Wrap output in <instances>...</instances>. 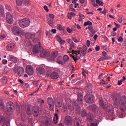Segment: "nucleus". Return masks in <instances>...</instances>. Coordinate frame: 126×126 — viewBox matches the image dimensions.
I'll return each instance as SVG.
<instances>
[{
    "instance_id": "1",
    "label": "nucleus",
    "mask_w": 126,
    "mask_h": 126,
    "mask_svg": "<svg viewBox=\"0 0 126 126\" xmlns=\"http://www.w3.org/2000/svg\"><path fill=\"white\" fill-rule=\"evenodd\" d=\"M113 101L115 105H116L117 107L120 105H126V95H123L121 97V95L119 94H116L113 96Z\"/></svg>"
},
{
    "instance_id": "2",
    "label": "nucleus",
    "mask_w": 126,
    "mask_h": 126,
    "mask_svg": "<svg viewBox=\"0 0 126 126\" xmlns=\"http://www.w3.org/2000/svg\"><path fill=\"white\" fill-rule=\"evenodd\" d=\"M78 100L74 101V105L75 107L79 108V105H83V95L81 93H78L77 94Z\"/></svg>"
},
{
    "instance_id": "3",
    "label": "nucleus",
    "mask_w": 126,
    "mask_h": 126,
    "mask_svg": "<svg viewBox=\"0 0 126 126\" xmlns=\"http://www.w3.org/2000/svg\"><path fill=\"white\" fill-rule=\"evenodd\" d=\"M19 26L22 28H26L30 25V20L27 18H24L20 20Z\"/></svg>"
},
{
    "instance_id": "4",
    "label": "nucleus",
    "mask_w": 126,
    "mask_h": 126,
    "mask_svg": "<svg viewBox=\"0 0 126 126\" xmlns=\"http://www.w3.org/2000/svg\"><path fill=\"white\" fill-rule=\"evenodd\" d=\"M6 107L7 112H12L13 110H15V104L11 101H8L6 103Z\"/></svg>"
},
{
    "instance_id": "5",
    "label": "nucleus",
    "mask_w": 126,
    "mask_h": 126,
    "mask_svg": "<svg viewBox=\"0 0 126 126\" xmlns=\"http://www.w3.org/2000/svg\"><path fill=\"white\" fill-rule=\"evenodd\" d=\"M93 96V94H87V95H86L84 97L86 103H88V104H93V102H94Z\"/></svg>"
},
{
    "instance_id": "6",
    "label": "nucleus",
    "mask_w": 126,
    "mask_h": 126,
    "mask_svg": "<svg viewBox=\"0 0 126 126\" xmlns=\"http://www.w3.org/2000/svg\"><path fill=\"white\" fill-rule=\"evenodd\" d=\"M106 113L109 117H112L114 115V108L112 105H109L106 107Z\"/></svg>"
},
{
    "instance_id": "7",
    "label": "nucleus",
    "mask_w": 126,
    "mask_h": 126,
    "mask_svg": "<svg viewBox=\"0 0 126 126\" xmlns=\"http://www.w3.org/2000/svg\"><path fill=\"white\" fill-rule=\"evenodd\" d=\"M13 32L17 33L18 35H24V31L21 30V28L19 27H14L13 28Z\"/></svg>"
},
{
    "instance_id": "8",
    "label": "nucleus",
    "mask_w": 126,
    "mask_h": 126,
    "mask_svg": "<svg viewBox=\"0 0 126 126\" xmlns=\"http://www.w3.org/2000/svg\"><path fill=\"white\" fill-rule=\"evenodd\" d=\"M88 108L89 110L93 112V113H96V112H97V114H99V115L101 114V112L99 111V107L96 106V105H91Z\"/></svg>"
},
{
    "instance_id": "9",
    "label": "nucleus",
    "mask_w": 126,
    "mask_h": 126,
    "mask_svg": "<svg viewBox=\"0 0 126 126\" xmlns=\"http://www.w3.org/2000/svg\"><path fill=\"white\" fill-rule=\"evenodd\" d=\"M47 103L49 106V109L50 111H53L55 109V106L54 105V100L51 97H48L47 98Z\"/></svg>"
},
{
    "instance_id": "10",
    "label": "nucleus",
    "mask_w": 126,
    "mask_h": 126,
    "mask_svg": "<svg viewBox=\"0 0 126 126\" xmlns=\"http://www.w3.org/2000/svg\"><path fill=\"white\" fill-rule=\"evenodd\" d=\"M64 123L66 126H71L72 125V118L70 116H66L64 119Z\"/></svg>"
},
{
    "instance_id": "11",
    "label": "nucleus",
    "mask_w": 126,
    "mask_h": 126,
    "mask_svg": "<svg viewBox=\"0 0 126 126\" xmlns=\"http://www.w3.org/2000/svg\"><path fill=\"white\" fill-rule=\"evenodd\" d=\"M6 19L7 23H9V24H11L12 23L13 19L10 13L7 12L6 13Z\"/></svg>"
},
{
    "instance_id": "12",
    "label": "nucleus",
    "mask_w": 126,
    "mask_h": 126,
    "mask_svg": "<svg viewBox=\"0 0 126 126\" xmlns=\"http://www.w3.org/2000/svg\"><path fill=\"white\" fill-rule=\"evenodd\" d=\"M42 48L41 46H34L33 47L32 51L34 54H39L42 51Z\"/></svg>"
},
{
    "instance_id": "13",
    "label": "nucleus",
    "mask_w": 126,
    "mask_h": 126,
    "mask_svg": "<svg viewBox=\"0 0 126 126\" xmlns=\"http://www.w3.org/2000/svg\"><path fill=\"white\" fill-rule=\"evenodd\" d=\"M26 72L29 74V75H33L34 73V70L33 69V67L31 65H28L27 66Z\"/></svg>"
},
{
    "instance_id": "14",
    "label": "nucleus",
    "mask_w": 126,
    "mask_h": 126,
    "mask_svg": "<svg viewBox=\"0 0 126 126\" xmlns=\"http://www.w3.org/2000/svg\"><path fill=\"white\" fill-rule=\"evenodd\" d=\"M40 114L39 108L37 107H33L32 108V115L35 118H38Z\"/></svg>"
},
{
    "instance_id": "15",
    "label": "nucleus",
    "mask_w": 126,
    "mask_h": 126,
    "mask_svg": "<svg viewBox=\"0 0 126 126\" xmlns=\"http://www.w3.org/2000/svg\"><path fill=\"white\" fill-rule=\"evenodd\" d=\"M50 55V52H48L46 50H44L42 49L40 51V57L41 58H46L47 57V59L48 58V56Z\"/></svg>"
},
{
    "instance_id": "16",
    "label": "nucleus",
    "mask_w": 126,
    "mask_h": 126,
    "mask_svg": "<svg viewBox=\"0 0 126 126\" xmlns=\"http://www.w3.org/2000/svg\"><path fill=\"white\" fill-rule=\"evenodd\" d=\"M36 73L38 75L44 74L45 73V69L43 67H37L36 69Z\"/></svg>"
},
{
    "instance_id": "17",
    "label": "nucleus",
    "mask_w": 126,
    "mask_h": 126,
    "mask_svg": "<svg viewBox=\"0 0 126 126\" xmlns=\"http://www.w3.org/2000/svg\"><path fill=\"white\" fill-rule=\"evenodd\" d=\"M50 77L52 79H58L59 77V73L57 72H53L51 73Z\"/></svg>"
},
{
    "instance_id": "18",
    "label": "nucleus",
    "mask_w": 126,
    "mask_h": 126,
    "mask_svg": "<svg viewBox=\"0 0 126 126\" xmlns=\"http://www.w3.org/2000/svg\"><path fill=\"white\" fill-rule=\"evenodd\" d=\"M74 124L75 126H81V121L79 118L76 117L74 119Z\"/></svg>"
},
{
    "instance_id": "19",
    "label": "nucleus",
    "mask_w": 126,
    "mask_h": 126,
    "mask_svg": "<svg viewBox=\"0 0 126 126\" xmlns=\"http://www.w3.org/2000/svg\"><path fill=\"white\" fill-rule=\"evenodd\" d=\"M8 59L11 62H13L14 63H17V58L13 55H9L8 57Z\"/></svg>"
},
{
    "instance_id": "20",
    "label": "nucleus",
    "mask_w": 126,
    "mask_h": 126,
    "mask_svg": "<svg viewBox=\"0 0 126 126\" xmlns=\"http://www.w3.org/2000/svg\"><path fill=\"white\" fill-rule=\"evenodd\" d=\"M36 36L35 33H29L27 32L25 34V37L26 39H32Z\"/></svg>"
},
{
    "instance_id": "21",
    "label": "nucleus",
    "mask_w": 126,
    "mask_h": 126,
    "mask_svg": "<svg viewBox=\"0 0 126 126\" xmlns=\"http://www.w3.org/2000/svg\"><path fill=\"white\" fill-rule=\"evenodd\" d=\"M42 123L46 126H49V125H51V123H50V118L48 117H45L42 121Z\"/></svg>"
},
{
    "instance_id": "22",
    "label": "nucleus",
    "mask_w": 126,
    "mask_h": 126,
    "mask_svg": "<svg viewBox=\"0 0 126 126\" xmlns=\"http://www.w3.org/2000/svg\"><path fill=\"white\" fill-rule=\"evenodd\" d=\"M73 103H74V101H73ZM74 108H75L76 110H79V108L77 107V106H75V105H74V103L73 104V106H71V105H70V104L68 105V109L70 111H73L74 110Z\"/></svg>"
},
{
    "instance_id": "23",
    "label": "nucleus",
    "mask_w": 126,
    "mask_h": 126,
    "mask_svg": "<svg viewBox=\"0 0 126 126\" xmlns=\"http://www.w3.org/2000/svg\"><path fill=\"white\" fill-rule=\"evenodd\" d=\"M54 103L55 107L57 108H61L63 106V102L59 100H55Z\"/></svg>"
},
{
    "instance_id": "24",
    "label": "nucleus",
    "mask_w": 126,
    "mask_h": 126,
    "mask_svg": "<svg viewBox=\"0 0 126 126\" xmlns=\"http://www.w3.org/2000/svg\"><path fill=\"white\" fill-rule=\"evenodd\" d=\"M6 47L8 51H11V50H13L15 47V44L14 43H10L8 44Z\"/></svg>"
},
{
    "instance_id": "25",
    "label": "nucleus",
    "mask_w": 126,
    "mask_h": 126,
    "mask_svg": "<svg viewBox=\"0 0 126 126\" xmlns=\"http://www.w3.org/2000/svg\"><path fill=\"white\" fill-rule=\"evenodd\" d=\"M26 112L27 115H28V116H31L32 113V108H31V107L30 106L28 107L26 109Z\"/></svg>"
},
{
    "instance_id": "26",
    "label": "nucleus",
    "mask_w": 126,
    "mask_h": 126,
    "mask_svg": "<svg viewBox=\"0 0 126 126\" xmlns=\"http://www.w3.org/2000/svg\"><path fill=\"white\" fill-rule=\"evenodd\" d=\"M63 63H64V64H65V63H68V61H69V57L67 55H64L63 57Z\"/></svg>"
},
{
    "instance_id": "27",
    "label": "nucleus",
    "mask_w": 126,
    "mask_h": 126,
    "mask_svg": "<svg viewBox=\"0 0 126 126\" xmlns=\"http://www.w3.org/2000/svg\"><path fill=\"white\" fill-rule=\"evenodd\" d=\"M93 118H94V115L92 113H89L87 117V120L89 122H90V121L93 120Z\"/></svg>"
},
{
    "instance_id": "28",
    "label": "nucleus",
    "mask_w": 126,
    "mask_h": 126,
    "mask_svg": "<svg viewBox=\"0 0 126 126\" xmlns=\"http://www.w3.org/2000/svg\"><path fill=\"white\" fill-rule=\"evenodd\" d=\"M99 100V103L101 107H102V109L106 110V105L104 104V101L102 99V98L100 97Z\"/></svg>"
},
{
    "instance_id": "29",
    "label": "nucleus",
    "mask_w": 126,
    "mask_h": 126,
    "mask_svg": "<svg viewBox=\"0 0 126 126\" xmlns=\"http://www.w3.org/2000/svg\"><path fill=\"white\" fill-rule=\"evenodd\" d=\"M3 123V124H7L8 123V120H5V118L3 117V116H0V123Z\"/></svg>"
},
{
    "instance_id": "30",
    "label": "nucleus",
    "mask_w": 126,
    "mask_h": 126,
    "mask_svg": "<svg viewBox=\"0 0 126 126\" xmlns=\"http://www.w3.org/2000/svg\"><path fill=\"white\" fill-rule=\"evenodd\" d=\"M57 63H59V64H64V63H63V61H62V56H59L57 60Z\"/></svg>"
},
{
    "instance_id": "31",
    "label": "nucleus",
    "mask_w": 126,
    "mask_h": 126,
    "mask_svg": "<svg viewBox=\"0 0 126 126\" xmlns=\"http://www.w3.org/2000/svg\"><path fill=\"white\" fill-rule=\"evenodd\" d=\"M120 109L121 112H126V105L120 104Z\"/></svg>"
},
{
    "instance_id": "32",
    "label": "nucleus",
    "mask_w": 126,
    "mask_h": 126,
    "mask_svg": "<svg viewBox=\"0 0 126 126\" xmlns=\"http://www.w3.org/2000/svg\"><path fill=\"white\" fill-rule=\"evenodd\" d=\"M47 23L50 25V26L53 27V26H54V20L51 19V18H48L47 19Z\"/></svg>"
},
{
    "instance_id": "33",
    "label": "nucleus",
    "mask_w": 126,
    "mask_h": 126,
    "mask_svg": "<svg viewBox=\"0 0 126 126\" xmlns=\"http://www.w3.org/2000/svg\"><path fill=\"white\" fill-rule=\"evenodd\" d=\"M58 120H59V116H58V114L56 113L53 119L54 124H58Z\"/></svg>"
},
{
    "instance_id": "34",
    "label": "nucleus",
    "mask_w": 126,
    "mask_h": 126,
    "mask_svg": "<svg viewBox=\"0 0 126 126\" xmlns=\"http://www.w3.org/2000/svg\"><path fill=\"white\" fill-rule=\"evenodd\" d=\"M25 45L26 46H27V48H29L28 49L32 48V44H31V42L30 41H26L25 43Z\"/></svg>"
},
{
    "instance_id": "35",
    "label": "nucleus",
    "mask_w": 126,
    "mask_h": 126,
    "mask_svg": "<svg viewBox=\"0 0 126 126\" xmlns=\"http://www.w3.org/2000/svg\"><path fill=\"white\" fill-rule=\"evenodd\" d=\"M75 13H73V12H70V13H68V15H67V17L68 18V19H72V17H73V16H75Z\"/></svg>"
},
{
    "instance_id": "36",
    "label": "nucleus",
    "mask_w": 126,
    "mask_h": 126,
    "mask_svg": "<svg viewBox=\"0 0 126 126\" xmlns=\"http://www.w3.org/2000/svg\"><path fill=\"white\" fill-rule=\"evenodd\" d=\"M81 117H86L87 116V112L85 109H82L81 112Z\"/></svg>"
},
{
    "instance_id": "37",
    "label": "nucleus",
    "mask_w": 126,
    "mask_h": 126,
    "mask_svg": "<svg viewBox=\"0 0 126 126\" xmlns=\"http://www.w3.org/2000/svg\"><path fill=\"white\" fill-rule=\"evenodd\" d=\"M2 82L4 85L7 83V78L6 77H3L1 78Z\"/></svg>"
},
{
    "instance_id": "38",
    "label": "nucleus",
    "mask_w": 126,
    "mask_h": 126,
    "mask_svg": "<svg viewBox=\"0 0 126 126\" xmlns=\"http://www.w3.org/2000/svg\"><path fill=\"white\" fill-rule=\"evenodd\" d=\"M88 29L92 33V34H95V31L93 29V26H91L88 27Z\"/></svg>"
},
{
    "instance_id": "39",
    "label": "nucleus",
    "mask_w": 126,
    "mask_h": 126,
    "mask_svg": "<svg viewBox=\"0 0 126 126\" xmlns=\"http://www.w3.org/2000/svg\"><path fill=\"white\" fill-rule=\"evenodd\" d=\"M30 3H31L30 0H26L24 2V4L26 5V6H29V5H30Z\"/></svg>"
},
{
    "instance_id": "40",
    "label": "nucleus",
    "mask_w": 126,
    "mask_h": 126,
    "mask_svg": "<svg viewBox=\"0 0 126 126\" xmlns=\"http://www.w3.org/2000/svg\"><path fill=\"white\" fill-rule=\"evenodd\" d=\"M96 2L97 4H99V5H101V6H103V5H104V2L102 0H96Z\"/></svg>"
},
{
    "instance_id": "41",
    "label": "nucleus",
    "mask_w": 126,
    "mask_h": 126,
    "mask_svg": "<svg viewBox=\"0 0 126 126\" xmlns=\"http://www.w3.org/2000/svg\"><path fill=\"white\" fill-rule=\"evenodd\" d=\"M87 25L91 26V25H92V23L90 21H87V22H84V26L86 27L87 26Z\"/></svg>"
},
{
    "instance_id": "42",
    "label": "nucleus",
    "mask_w": 126,
    "mask_h": 126,
    "mask_svg": "<svg viewBox=\"0 0 126 126\" xmlns=\"http://www.w3.org/2000/svg\"><path fill=\"white\" fill-rule=\"evenodd\" d=\"M87 94H89V95H92V87H90L89 89L87 90Z\"/></svg>"
},
{
    "instance_id": "43",
    "label": "nucleus",
    "mask_w": 126,
    "mask_h": 126,
    "mask_svg": "<svg viewBox=\"0 0 126 126\" xmlns=\"http://www.w3.org/2000/svg\"><path fill=\"white\" fill-rule=\"evenodd\" d=\"M47 60H49V61H54V60H55V58L53 56H52V54L51 55H50L49 54L47 56Z\"/></svg>"
},
{
    "instance_id": "44",
    "label": "nucleus",
    "mask_w": 126,
    "mask_h": 126,
    "mask_svg": "<svg viewBox=\"0 0 126 126\" xmlns=\"http://www.w3.org/2000/svg\"><path fill=\"white\" fill-rule=\"evenodd\" d=\"M52 56H53L54 57V59H56V58H57V57H58V55H59V53L58 52H53L51 54Z\"/></svg>"
},
{
    "instance_id": "45",
    "label": "nucleus",
    "mask_w": 126,
    "mask_h": 126,
    "mask_svg": "<svg viewBox=\"0 0 126 126\" xmlns=\"http://www.w3.org/2000/svg\"><path fill=\"white\" fill-rule=\"evenodd\" d=\"M123 18H124V16L121 15L119 16L118 19V21L119 23H122V22H123Z\"/></svg>"
},
{
    "instance_id": "46",
    "label": "nucleus",
    "mask_w": 126,
    "mask_h": 126,
    "mask_svg": "<svg viewBox=\"0 0 126 126\" xmlns=\"http://www.w3.org/2000/svg\"><path fill=\"white\" fill-rule=\"evenodd\" d=\"M24 0H16V3L18 5H21Z\"/></svg>"
},
{
    "instance_id": "47",
    "label": "nucleus",
    "mask_w": 126,
    "mask_h": 126,
    "mask_svg": "<svg viewBox=\"0 0 126 126\" xmlns=\"http://www.w3.org/2000/svg\"><path fill=\"white\" fill-rule=\"evenodd\" d=\"M74 42H72V43L70 44V46L71 47V48H70V50H74V49H75V47H74Z\"/></svg>"
},
{
    "instance_id": "48",
    "label": "nucleus",
    "mask_w": 126,
    "mask_h": 126,
    "mask_svg": "<svg viewBox=\"0 0 126 126\" xmlns=\"http://www.w3.org/2000/svg\"><path fill=\"white\" fill-rule=\"evenodd\" d=\"M80 80V78H76V79L72 80L71 81V83H72V84H74V83H76V82L77 81Z\"/></svg>"
},
{
    "instance_id": "49",
    "label": "nucleus",
    "mask_w": 126,
    "mask_h": 126,
    "mask_svg": "<svg viewBox=\"0 0 126 126\" xmlns=\"http://www.w3.org/2000/svg\"><path fill=\"white\" fill-rule=\"evenodd\" d=\"M72 58L74 60V61H75V62H76V61L78 60V56H77V55L72 56Z\"/></svg>"
},
{
    "instance_id": "50",
    "label": "nucleus",
    "mask_w": 126,
    "mask_h": 126,
    "mask_svg": "<svg viewBox=\"0 0 126 126\" xmlns=\"http://www.w3.org/2000/svg\"><path fill=\"white\" fill-rule=\"evenodd\" d=\"M22 72L23 73L24 72V69L22 67H19L18 69V72Z\"/></svg>"
},
{
    "instance_id": "51",
    "label": "nucleus",
    "mask_w": 126,
    "mask_h": 126,
    "mask_svg": "<svg viewBox=\"0 0 126 126\" xmlns=\"http://www.w3.org/2000/svg\"><path fill=\"white\" fill-rule=\"evenodd\" d=\"M32 41L33 42V43H39V44H40V43L39 42V38L38 37H36L35 38H34L32 40Z\"/></svg>"
},
{
    "instance_id": "52",
    "label": "nucleus",
    "mask_w": 126,
    "mask_h": 126,
    "mask_svg": "<svg viewBox=\"0 0 126 126\" xmlns=\"http://www.w3.org/2000/svg\"><path fill=\"white\" fill-rule=\"evenodd\" d=\"M5 8L8 11H11V7H10V6H9L8 4H6L5 5Z\"/></svg>"
},
{
    "instance_id": "53",
    "label": "nucleus",
    "mask_w": 126,
    "mask_h": 126,
    "mask_svg": "<svg viewBox=\"0 0 126 126\" xmlns=\"http://www.w3.org/2000/svg\"><path fill=\"white\" fill-rule=\"evenodd\" d=\"M38 83H39V80L33 81L32 82V84H33V85H35V86H38Z\"/></svg>"
},
{
    "instance_id": "54",
    "label": "nucleus",
    "mask_w": 126,
    "mask_h": 126,
    "mask_svg": "<svg viewBox=\"0 0 126 126\" xmlns=\"http://www.w3.org/2000/svg\"><path fill=\"white\" fill-rule=\"evenodd\" d=\"M57 28L59 29V30H63V27H62V25L61 24H59L57 25Z\"/></svg>"
},
{
    "instance_id": "55",
    "label": "nucleus",
    "mask_w": 126,
    "mask_h": 126,
    "mask_svg": "<svg viewBox=\"0 0 126 126\" xmlns=\"http://www.w3.org/2000/svg\"><path fill=\"white\" fill-rule=\"evenodd\" d=\"M86 52L85 51H82V52L81 53V57H84V56H85V55H86Z\"/></svg>"
},
{
    "instance_id": "56",
    "label": "nucleus",
    "mask_w": 126,
    "mask_h": 126,
    "mask_svg": "<svg viewBox=\"0 0 126 126\" xmlns=\"http://www.w3.org/2000/svg\"><path fill=\"white\" fill-rule=\"evenodd\" d=\"M66 42H67V43H68V44H70L72 43V42H73V41H72V40L70 39V38L67 39Z\"/></svg>"
},
{
    "instance_id": "57",
    "label": "nucleus",
    "mask_w": 126,
    "mask_h": 126,
    "mask_svg": "<svg viewBox=\"0 0 126 126\" xmlns=\"http://www.w3.org/2000/svg\"><path fill=\"white\" fill-rule=\"evenodd\" d=\"M59 42L60 43V45H64L65 43V40L62 39L61 41H59Z\"/></svg>"
},
{
    "instance_id": "58",
    "label": "nucleus",
    "mask_w": 126,
    "mask_h": 126,
    "mask_svg": "<svg viewBox=\"0 0 126 126\" xmlns=\"http://www.w3.org/2000/svg\"><path fill=\"white\" fill-rule=\"evenodd\" d=\"M118 42H120L121 43H122V42H123V41H124V38H123V37L120 36L118 38Z\"/></svg>"
},
{
    "instance_id": "59",
    "label": "nucleus",
    "mask_w": 126,
    "mask_h": 126,
    "mask_svg": "<svg viewBox=\"0 0 126 126\" xmlns=\"http://www.w3.org/2000/svg\"><path fill=\"white\" fill-rule=\"evenodd\" d=\"M56 38L58 42H60L61 40H62V38L59 35H57Z\"/></svg>"
},
{
    "instance_id": "60",
    "label": "nucleus",
    "mask_w": 126,
    "mask_h": 126,
    "mask_svg": "<svg viewBox=\"0 0 126 126\" xmlns=\"http://www.w3.org/2000/svg\"><path fill=\"white\" fill-rule=\"evenodd\" d=\"M43 7L45 10H46V12H49V8H48V6L44 5Z\"/></svg>"
},
{
    "instance_id": "61",
    "label": "nucleus",
    "mask_w": 126,
    "mask_h": 126,
    "mask_svg": "<svg viewBox=\"0 0 126 126\" xmlns=\"http://www.w3.org/2000/svg\"><path fill=\"white\" fill-rule=\"evenodd\" d=\"M97 121H95L94 123H92L91 126H97Z\"/></svg>"
},
{
    "instance_id": "62",
    "label": "nucleus",
    "mask_w": 126,
    "mask_h": 126,
    "mask_svg": "<svg viewBox=\"0 0 126 126\" xmlns=\"http://www.w3.org/2000/svg\"><path fill=\"white\" fill-rule=\"evenodd\" d=\"M72 39L75 42V43H78V40L76 39L75 37H72Z\"/></svg>"
},
{
    "instance_id": "63",
    "label": "nucleus",
    "mask_w": 126,
    "mask_h": 126,
    "mask_svg": "<svg viewBox=\"0 0 126 126\" xmlns=\"http://www.w3.org/2000/svg\"><path fill=\"white\" fill-rule=\"evenodd\" d=\"M0 107L3 109V110H4V105H3V103L0 102Z\"/></svg>"
},
{
    "instance_id": "64",
    "label": "nucleus",
    "mask_w": 126,
    "mask_h": 126,
    "mask_svg": "<svg viewBox=\"0 0 126 126\" xmlns=\"http://www.w3.org/2000/svg\"><path fill=\"white\" fill-rule=\"evenodd\" d=\"M66 30L68 33H71V32L72 31V30L70 29L69 28H67Z\"/></svg>"
}]
</instances>
